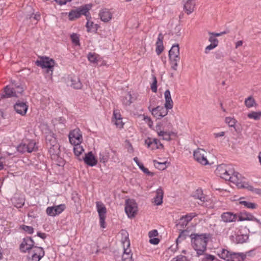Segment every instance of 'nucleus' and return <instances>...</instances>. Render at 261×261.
I'll list each match as a JSON object with an SVG mask.
<instances>
[{
    "label": "nucleus",
    "mask_w": 261,
    "mask_h": 261,
    "mask_svg": "<svg viewBox=\"0 0 261 261\" xmlns=\"http://www.w3.org/2000/svg\"><path fill=\"white\" fill-rule=\"evenodd\" d=\"M69 139L72 145L80 144L83 140L82 135L80 129L76 128L71 131L69 134Z\"/></svg>",
    "instance_id": "8"
},
{
    "label": "nucleus",
    "mask_w": 261,
    "mask_h": 261,
    "mask_svg": "<svg viewBox=\"0 0 261 261\" xmlns=\"http://www.w3.org/2000/svg\"><path fill=\"white\" fill-rule=\"evenodd\" d=\"M158 235V231L156 229L151 230L148 233L149 238L155 237Z\"/></svg>",
    "instance_id": "60"
},
{
    "label": "nucleus",
    "mask_w": 261,
    "mask_h": 261,
    "mask_svg": "<svg viewBox=\"0 0 261 261\" xmlns=\"http://www.w3.org/2000/svg\"><path fill=\"white\" fill-rule=\"evenodd\" d=\"M152 79L153 82L151 85V89L152 92L156 93L157 91V80L154 75L153 76Z\"/></svg>",
    "instance_id": "44"
},
{
    "label": "nucleus",
    "mask_w": 261,
    "mask_h": 261,
    "mask_svg": "<svg viewBox=\"0 0 261 261\" xmlns=\"http://www.w3.org/2000/svg\"><path fill=\"white\" fill-rule=\"evenodd\" d=\"M134 161L137 164L139 168L145 174L150 175V176H153V173L152 172H150L148 169L146 168H145L142 163H140L138 160V158L137 157H135L134 158Z\"/></svg>",
    "instance_id": "26"
},
{
    "label": "nucleus",
    "mask_w": 261,
    "mask_h": 261,
    "mask_svg": "<svg viewBox=\"0 0 261 261\" xmlns=\"http://www.w3.org/2000/svg\"><path fill=\"white\" fill-rule=\"evenodd\" d=\"M164 192L161 188L156 191V195L154 198V202L155 205H160L163 203Z\"/></svg>",
    "instance_id": "19"
},
{
    "label": "nucleus",
    "mask_w": 261,
    "mask_h": 261,
    "mask_svg": "<svg viewBox=\"0 0 261 261\" xmlns=\"http://www.w3.org/2000/svg\"><path fill=\"white\" fill-rule=\"evenodd\" d=\"M93 25V22L92 21H90L89 20H88L86 23V27L87 28V30L88 32H89L91 30H92Z\"/></svg>",
    "instance_id": "64"
},
{
    "label": "nucleus",
    "mask_w": 261,
    "mask_h": 261,
    "mask_svg": "<svg viewBox=\"0 0 261 261\" xmlns=\"http://www.w3.org/2000/svg\"><path fill=\"white\" fill-rule=\"evenodd\" d=\"M207 152L203 149L198 148L193 153L194 159L202 165H211L214 163H210L207 158Z\"/></svg>",
    "instance_id": "5"
},
{
    "label": "nucleus",
    "mask_w": 261,
    "mask_h": 261,
    "mask_svg": "<svg viewBox=\"0 0 261 261\" xmlns=\"http://www.w3.org/2000/svg\"><path fill=\"white\" fill-rule=\"evenodd\" d=\"M15 111L19 114L24 116L28 110V106L25 102L18 101L14 106Z\"/></svg>",
    "instance_id": "13"
},
{
    "label": "nucleus",
    "mask_w": 261,
    "mask_h": 261,
    "mask_svg": "<svg viewBox=\"0 0 261 261\" xmlns=\"http://www.w3.org/2000/svg\"><path fill=\"white\" fill-rule=\"evenodd\" d=\"M83 160L86 164L91 167L96 165L97 163V160L91 151L85 154V156L83 158Z\"/></svg>",
    "instance_id": "14"
},
{
    "label": "nucleus",
    "mask_w": 261,
    "mask_h": 261,
    "mask_svg": "<svg viewBox=\"0 0 261 261\" xmlns=\"http://www.w3.org/2000/svg\"><path fill=\"white\" fill-rule=\"evenodd\" d=\"M113 121L114 122L115 124L116 125L117 127H119L120 128L123 127L124 123L122 121V119L113 120Z\"/></svg>",
    "instance_id": "57"
},
{
    "label": "nucleus",
    "mask_w": 261,
    "mask_h": 261,
    "mask_svg": "<svg viewBox=\"0 0 261 261\" xmlns=\"http://www.w3.org/2000/svg\"><path fill=\"white\" fill-rule=\"evenodd\" d=\"M252 216L253 215L252 214L248 213H242L241 215L239 217L238 221H251V219H252Z\"/></svg>",
    "instance_id": "32"
},
{
    "label": "nucleus",
    "mask_w": 261,
    "mask_h": 261,
    "mask_svg": "<svg viewBox=\"0 0 261 261\" xmlns=\"http://www.w3.org/2000/svg\"><path fill=\"white\" fill-rule=\"evenodd\" d=\"M21 227L24 231L29 234H32L34 232V228L31 226L23 225Z\"/></svg>",
    "instance_id": "47"
},
{
    "label": "nucleus",
    "mask_w": 261,
    "mask_h": 261,
    "mask_svg": "<svg viewBox=\"0 0 261 261\" xmlns=\"http://www.w3.org/2000/svg\"><path fill=\"white\" fill-rule=\"evenodd\" d=\"M160 106H158L156 108H152L151 110L150 109V107H148V109L149 111L151 112V114L153 115L154 117H156L157 119H161L160 117Z\"/></svg>",
    "instance_id": "35"
},
{
    "label": "nucleus",
    "mask_w": 261,
    "mask_h": 261,
    "mask_svg": "<svg viewBox=\"0 0 261 261\" xmlns=\"http://www.w3.org/2000/svg\"><path fill=\"white\" fill-rule=\"evenodd\" d=\"M122 259L123 261H133L132 254H123Z\"/></svg>",
    "instance_id": "52"
},
{
    "label": "nucleus",
    "mask_w": 261,
    "mask_h": 261,
    "mask_svg": "<svg viewBox=\"0 0 261 261\" xmlns=\"http://www.w3.org/2000/svg\"><path fill=\"white\" fill-rule=\"evenodd\" d=\"M17 150L18 152L20 153H24L25 152H28V148L27 146V143L23 142L20 143L17 147Z\"/></svg>",
    "instance_id": "38"
},
{
    "label": "nucleus",
    "mask_w": 261,
    "mask_h": 261,
    "mask_svg": "<svg viewBox=\"0 0 261 261\" xmlns=\"http://www.w3.org/2000/svg\"><path fill=\"white\" fill-rule=\"evenodd\" d=\"M225 122L229 126L234 127L237 122V121L233 118L227 117H226Z\"/></svg>",
    "instance_id": "41"
},
{
    "label": "nucleus",
    "mask_w": 261,
    "mask_h": 261,
    "mask_svg": "<svg viewBox=\"0 0 261 261\" xmlns=\"http://www.w3.org/2000/svg\"><path fill=\"white\" fill-rule=\"evenodd\" d=\"M48 151L51 155H58L60 153V145H56L49 147Z\"/></svg>",
    "instance_id": "34"
},
{
    "label": "nucleus",
    "mask_w": 261,
    "mask_h": 261,
    "mask_svg": "<svg viewBox=\"0 0 261 261\" xmlns=\"http://www.w3.org/2000/svg\"><path fill=\"white\" fill-rule=\"evenodd\" d=\"M159 109H160V117L163 118L164 116H166L168 114V110L165 107H163L162 106H160V108H159Z\"/></svg>",
    "instance_id": "49"
},
{
    "label": "nucleus",
    "mask_w": 261,
    "mask_h": 261,
    "mask_svg": "<svg viewBox=\"0 0 261 261\" xmlns=\"http://www.w3.org/2000/svg\"><path fill=\"white\" fill-rule=\"evenodd\" d=\"M18 97L16 94V89L13 86L12 82L11 85L6 86L4 88L3 91L0 95L1 98H7L10 97Z\"/></svg>",
    "instance_id": "9"
},
{
    "label": "nucleus",
    "mask_w": 261,
    "mask_h": 261,
    "mask_svg": "<svg viewBox=\"0 0 261 261\" xmlns=\"http://www.w3.org/2000/svg\"><path fill=\"white\" fill-rule=\"evenodd\" d=\"M255 104V101L254 99L251 97L249 96L245 100V105L247 108H251L254 106Z\"/></svg>",
    "instance_id": "37"
},
{
    "label": "nucleus",
    "mask_w": 261,
    "mask_h": 261,
    "mask_svg": "<svg viewBox=\"0 0 261 261\" xmlns=\"http://www.w3.org/2000/svg\"><path fill=\"white\" fill-rule=\"evenodd\" d=\"M234 173V169L230 166H228L226 169V173H225V175L228 176L227 178H224L226 180H229L231 175Z\"/></svg>",
    "instance_id": "40"
},
{
    "label": "nucleus",
    "mask_w": 261,
    "mask_h": 261,
    "mask_svg": "<svg viewBox=\"0 0 261 261\" xmlns=\"http://www.w3.org/2000/svg\"><path fill=\"white\" fill-rule=\"evenodd\" d=\"M31 257L28 258V261H39L44 255V251L42 247H35L33 250L29 252Z\"/></svg>",
    "instance_id": "7"
},
{
    "label": "nucleus",
    "mask_w": 261,
    "mask_h": 261,
    "mask_svg": "<svg viewBox=\"0 0 261 261\" xmlns=\"http://www.w3.org/2000/svg\"><path fill=\"white\" fill-rule=\"evenodd\" d=\"M169 58L172 69L177 70L178 63L180 61L179 46L178 44L172 45L169 51Z\"/></svg>",
    "instance_id": "2"
},
{
    "label": "nucleus",
    "mask_w": 261,
    "mask_h": 261,
    "mask_svg": "<svg viewBox=\"0 0 261 261\" xmlns=\"http://www.w3.org/2000/svg\"><path fill=\"white\" fill-rule=\"evenodd\" d=\"M193 197L195 199H199L201 202H203L205 201V197L202 193L201 189H198L196 190Z\"/></svg>",
    "instance_id": "29"
},
{
    "label": "nucleus",
    "mask_w": 261,
    "mask_h": 261,
    "mask_svg": "<svg viewBox=\"0 0 261 261\" xmlns=\"http://www.w3.org/2000/svg\"><path fill=\"white\" fill-rule=\"evenodd\" d=\"M96 207L99 217H106L107 209L104 204L100 202H96Z\"/></svg>",
    "instance_id": "24"
},
{
    "label": "nucleus",
    "mask_w": 261,
    "mask_h": 261,
    "mask_svg": "<svg viewBox=\"0 0 261 261\" xmlns=\"http://www.w3.org/2000/svg\"><path fill=\"white\" fill-rule=\"evenodd\" d=\"M109 159L108 155L104 154L103 153H100L99 154V161L101 163H106Z\"/></svg>",
    "instance_id": "50"
},
{
    "label": "nucleus",
    "mask_w": 261,
    "mask_h": 261,
    "mask_svg": "<svg viewBox=\"0 0 261 261\" xmlns=\"http://www.w3.org/2000/svg\"><path fill=\"white\" fill-rule=\"evenodd\" d=\"M91 8V5L87 4L82 6L75 10H72L69 13V19L70 20H73L75 18H79L81 15H84L88 19L89 15V11Z\"/></svg>",
    "instance_id": "3"
},
{
    "label": "nucleus",
    "mask_w": 261,
    "mask_h": 261,
    "mask_svg": "<svg viewBox=\"0 0 261 261\" xmlns=\"http://www.w3.org/2000/svg\"><path fill=\"white\" fill-rule=\"evenodd\" d=\"M98 15L102 21L108 22L112 18L113 12L109 9L103 8L99 11Z\"/></svg>",
    "instance_id": "12"
},
{
    "label": "nucleus",
    "mask_w": 261,
    "mask_h": 261,
    "mask_svg": "<svg viewBox=\"0 0 261 261\" xmlns=\"http://www.w3.org/2000/svg\"><path fill=\"white\" fill-rule=\"evenodd\" d=\"M122 119L121 114L117 110H114L113 112V120Z\"/></svg>",
    "instance_id": "58"
},
{
    "label": "nucleus",
    "mask_w": 261,
    "mask_h": 261,
    "mask_svg": "<svg viewBox=\"0 0 261 261\" xmlns=\"http://www.w3.org/2000/svg\"><path fill=\"white\" fill-rule=\"evenodd\" d=\"M184 2V9L187 14H190L193 12L195 4L193 0H183Z\"/></svg>",
    "instance_id": "18"
},
{
    "label": "nucleus",
    "mask_w": 261,
    "mask_h": 261,
    "mask_svg": "<svg viewBox=\"0 0 261 261\" xmlns=\"http://www.w3.org/2000/svg\"><path fill=\"white\" fill-rule=\"evenodd\" d=\"M163 35L161 33L159 34L158 38V40L156 42V53L158 55H160L164 50V46L163 43Z\"/></svg>",
    "instance_id": "20"
},
{
    "label": "nucleus",
    "mask_w": 261,
    "mask_h": 261,
    "mask_svg": "<svg viewBox=\"0 0 261 261\" xmlns=\"http://www.w3.org/2000/svg\"><path fill=\"white\" fill-rule=\"evenodd\" d=\"M231 252H230L229 251L225 249H222L219 251H217L218 255L221 258L226 261H229V259L231 257Z\"/></svg>",
    "instance_id": "21"
},
{
    "label": "nucleus",
    "mask_w": 261,
    "mask_h": 261,
    "mask_svg": "<svg viewBox=\"0 0 261 261\" xmlns=\"http://www.w3.org/2000/svg\"><path fill=\"white\" fill-rule=\"evenodd\" d=\"M191 244L193 249L196 251L198 255L203 254L206 249L207 243L210 234L202 233L201 234H191Z\"/></svg>",
    "instance_id": "1"
},
{
    "label": "nucleus",
    "mask_w": 261,
    "mask_h": 261,
    "mask_svg": "<svg viewBox=\"0 0 261 261\" xmlns=\"http://www.w3.org/2000/svg\"><path fill=\"white\" fill-rule=\"evenodd\" d=\"M225 34H226V32L225 31L222 32L221 33H214V32H208V34L210 35H213L215 38L216 37L221 36Z\"/></svg>",
    "instance_id": "61"
},
{
    "label": "nucleus",
    "mask_w": 261,
    "mask_h": 261,
    "mask_svg": "<svg viewBox=\"0 0 261 261\" xmlns=\"http://www.w3.org/2000/svg\"><path fill=\"white\" fill-rule=\"evenodd\" d=\"M153 162L154 164V166L156 168H158L160 170H164L166 168L165 163H161L156 161H154Z\"/></svg>",
    "instance_id": "46"
},
{
    "label": "nucleus",
    "mask_w": 261,
    "mask_h": 261,
    "mask_svg": "<svg viewBox=\"0 0 261 261\" xmlns=\"http://www.w3.org/2000/svg\"><path fill=\"white\" fill-rule=\"evenodd\" d=\"M105 219H106V217H99L100 225V226L101 227H102V228H105L106 227V225H105Z\"/></svg>",
    "instance_id": "63"
},
{
    "label": "nucleus",
    "mask_w": 261,
    "mask_h": 261,
    "mask_svg": "<svg viewBox=\"0 0 261 261\" xmlns=\"http://www.w3.org/2000/svg\"><path fill=\"white\" fill-rule=\"evenodd\" d=\"M160 240L158 238H150L149 240V243L153 244V245H157L159 243Z\"/></svg>",
    "instance_id": "62"
},
{
    "label": "nucleus",
    "mask_w": 261,
    "mask_h": 261,
    "mask_svg": "<svg viewBox=\"0 0 261 261\" xmlns=\"http://www.w3.org/2000/svg\"><path fill=\"white\" fill-rule=\"evenodd\" d=\"M208 41L211 43V44H216L217 46L218 45L219 41L213 35H210Z\"/></svg>",
    "instance_id": "54"
},
{
    "label": "nucleus",
    "mask_w": 261,
    "mask_h": 261,
    "mask_svg": "<svg viewBox=\"0 0 261 261\" xmlns=\"http://www.w3.org/2000/svg\"><path fill=\"white\" fill-rule=\"evenodd\" d=\"M247 116L250 119H253L255 120H258L260 119L261 112H254L252 111L248 113Z\"/></svg>",
    "instance_id": "33"
},
{
    "label": "nucleus",
    "mask_w": 261,
    "mask_h": 261,
    "mask_svg": "<svg viewBox=\"0 0 261 261\" xmlns=\"http://www.w3.org/2000/svg\"><path fill=\"white\" fill-rule=\"evenodd\" d=\"M36 64L37 66H40L42 68H46V72L50 76L52 75L55 64V62L53 59H50L48 57H42L40 60L36 61Z\"/></svg>",
    "instance_id": "4"
},
{
    "label": "nucleus",
    "mask_w": 261,
    "mask_h": 261,
    "mask_svg": "<svg viewBox=\"0 0 261 261\" xmlns=\"http://www.w3.org/2000/svg\"><path fill=\"white\" fill-rule=\"evenodd\" d=\"M71 86L75 89H81L82 86V83L78 77H74L71 80Z\"/></svg>",
    "instance_id": "30"
},
{
    "label": "nucleus",
    "mask_w": 261,
    "mask_h": 261,
    "mask_svg": "<svg viewBox=\"0 0 261 261\" xmlns=\"http://www.w3.org/2000/svg\"><path fill=\"white\" fill-rule=\"evenodd\" d=\"M188 224V222H187L182 217L180 219L179 222L178 224H177V226H181L182 228H185L187 224Z\"/></svg>",
    "instance_id": "53"
},
{
    "label": "nucleus",
    "mask_w": 261,
    "mask_h": 261,
    "mask_svg": "<svg viewBox=\"0 0 261 261\" xmlns=\"http://www.w3.org/2000/svg\"><path fill=\"white\" fill-rule=\"evenodd\" d=\"M27 143V146L28 148V152H32L37 150V148L36 146V143L33 141L30 140L28 141Z\"/></svg>",
    "instance_id": "31"
},
{
    "label": "nucleus",
    "mask_w": 261,
    "mask_h": 261,
    "mask_svg": "<svg viewBox=\"0 0 261 261\" xmlns=\"http://www.w3.org/2000/svg\"><path fill=\"white\" fill-rule=\"evenodd\" d=\"M197 214L195 213H189L182 217L185 219L186 221L188 223L192 220V219L196 217Z\"/></svg>",
    "instance_id": "45"
},
{
    "label": "nucleus",
    "mask_w": 261,
    "mask_h": 261,
    "mask_svg": "<svg viewBox=\"0 0 261 261\" xmlns=\"http://www.w3.org/2000/svg\"><path fill=\"white\" fill-rule=\"evenodd\" d=\"M46 144L48 148L56 146L59 145V143L57 142L56 139L53 136H48L46 138Z\"/></svg>",
    "instance_id": "28"
},
{
    "label": "nucleus",
    "mask_w": 261,
    "mask_h": 261,
    "mask_svg": "<svg viewBox=\"0 0 261 261\" xmlns=\"http://www.w3.org/2000/svg\"><path fill=\"white\" fill-rule=\"evenodd\" d=\"M34 242L30 237H27L23 239V241L20 245V249L22 252H25L30 250H33L35 247Z\"/></svg>",
    "instance_id": "11"
},
{
    "label": "nucleus",
    "mask_w": 261,
    "mask_h": 261,
    "mask_svg": "<svg viewBox=\"0 0 261 261\" xmlns=\"http://www.w3.org/2000/svg\"><path fill=\"white\" fill-rule=\"evenodd\" d=\"M125 211L128 217L135 216L138 211V206L134 200L128 199L125 200Z\"/></svg>",
    "instance_id": "6"
},
{
    "label": "nucleus",
    "mask_w": 261,
    "mask_h": 261,
    "mask_svg": "<svg viewBox=\"0 0 261 261\" xmlns=\"http://www.w3.org/2000/svg\"><path fill=\"white\" fill-rule=\"evenodd\" d=\"M160 125H157L156 126V131L159 136H162L163 139L166 141L171 140V135L173 134L171 132H164L160 130Z\"/></svg>",
    "instance_id": "23"
},
{
    "label": "nucleus",
    "mask_w": 261,
    "mask_h": 261,
    "mask_svg": "<svg viewBox=\"0 0 261 261\" xmlns=\"http://www.w3.org/2000/svg\"><path fill=\"white\" fill-rule=\"evenodd\" d=\"M188 232V231L187 230H182L179 234L178 237L176 239V243L177 244L178 243V242L181 241L182 240H184L186 239L187 236V233Z\"/></svg>",
    "instance_id": "42"
},
{
    "label": "nucleus",
    "mask_w": 261,
    "mask_h": 261,
    "mask_svg": "<svg viewBox=\"0 0 261 261\" xmlns=\"http://www.w3.org/2000/svg\"><path fill=\"white\" fill-rule=\"evenodd\" d=\"M13 83V86L16 89V94L18 95V94H21L24 91V89L22 86H21L20 85H17L15 84V82H12Z\"/></svg>",
    "instance_id": "43"
},
{
    "label": "nucleus",
    "mask_w": 261,
    "mask_h": 261,
    "mask_svg": "<svg viewBox=\"0 0 261 261\" xmlns=\"http://www.w3.org/2000/svg\"><path fill=\"white\" fill-rule=\"evenodd\" d=\"M222 221L225 223H230L235 222L237 218L236 214L231 212L223 213L221 215Z\"/></svg>",
    "instance_id": "15"
},
{
    "label": "nucleus",
    "mask_w": 261,
    "mask_h": 261,
    "mask_svg": "<svg viewBox=\"0 0 261 261\" xmlns=\"http://www.w3.org/2000/svg\"><path fill=\"white\" fill-rule=\"evenodd\" d=\"M228 166L224 164L219 165L216 170V174L221 177L222 178H228V176H226L225 175V173H226V169L227 168Z\"/></svg>",
    "instance_id": "22"
},
{
    "label": "nucleus",
    "mask_w": 261,
    "mask_h": 261,
    "mask_svg": "<svg viewBox=\"0 0 261 261\" xmlns=\"http://www.w3.org/2000/svg\"><path fill=\"white\" fill-rule=\"evenodd\" d=\"M156 139H151L148 138L145 141V143L147 145L148 148H150L151 149H160L159 146H156Z\"/></svg>",
    "instance_id": "25"
},
{
    "label": "nucleus",
    "mask_w": 261,
    "mask_h": 261,
    "mask_svg": "<svg viewBox=\"0 0 261 261\" xmlns=\"http://www.w3.org/2000/svg\"><path fill=\"white\" fill-rule=\"evenodd\" d=\"M186 257L183 255H179L173 258L171 261H186Z\"/></svg>",
    "instance_id": "59"
},
{
    "label": "nucleus",
    "mask_w": 261,
    "mask_h": 261,
    "mask_svg": "<svg viewBox=\"0 0 261 261\" xmlns=\"http://www.w3.org/2000/svg\"><path fill=\"white\" fill-rule=\"evenodd\" d=\"M240 203L249 208L255 209L256 207V204L255 203L246 201H240Z\"/></svg>",
    "instance_id": "39"
},
{
    "label": "nucleus",
    "mask_w": 261,
    "mask_h": 261,
    "mask_svg": "<svg viewBox=\"0 0 261 261\" xmlns=\"http://www.w3.org/2000/svg\"><path fill=\"white\" fill-rule=\"evenodd\" d=\"M217 46L216 45V44H210V45H207L205 48L204 50V53L206 54H207L209 53L210 50L213 49L214 48H216Z\"/></svg>",
    "instance_id": "56"
},
{
    "label": "nucleus",
    "mask_w": 261,
    "mask_h": 261,
    "mask_svg": "<svg viewBox=\"0 0 261 261\" xmlns=\"http://www.w3.org/2000/svg\"><path fill=\"white\" fill-rule=\"evenodd\" d=\"M241 175L237 172L234 171V173L231 175L230 181L235 184L239 188L246 187L243 183L242 182Z\"/></svg>",
    "instance_id": "16"
},
{
    "label": "nucleus",
    "mask_w": 261,
    "mask_h": 261,
    "mask_svg": "<svg viewBox=\"0 0 261 261\" xmlns=\"http://www.w3.org/2000/svg\"><path fill=\"white\" fill-rule=\"evenodd\" d=\"M65 208V204H61L54 206L48 207L46 210V212L48 216L54 217L61 214Z\"/></svg>",
    "instance_id": "10"
},
{
    "label": "nucleus",
    "mask_w": 261,
    "mask_h": 261,
    "mask_svg": "<svg viewBox=\"0 0 261 261\" xmlns=\"http://www.w3.org/2000/svg\"><path fill=\"white\" fill-rule=\"evenodd\" d=\"M245 257L243 253L232 252L229 261H244Z\"/></svg>",
    "instance_id": "27"
},
{
    "label": "nucleus",
    "mask_w": 261,
    "mask_h": 261,
    "mask_svg": "<svg viewBox=\"0 0 261 261\" xmlns=\"http://www.w3.org/2000/svg\"><path fill=\"white\" fill-rule=\"evenodd\" d=\"M164 95L165 98V107L167 109H172L173 106V102L169 90L167 89L165 91Z\"/></svg>",
    "instance_id": "17"
},
{
    "label": "nucleus",
    "mask_w": 261,
    "mask_h": 261,
    "mask_svg": "<svg viewBox=\"0 0 261 261\" xmlns=\"http://www.w3.org/2000/svg\"><path fill=\"white\" fill-rule=\"evenodd\" d=\"M88 60L90 62L96 63L97 61L96 55L95 54L89 53L88 56Z\"/></svg>",
    "instance_id": "48"
},
{
    "label": "nucleus",
    "mask_w": 261,
    "mask_h": 261,
    "mask_svg": "<svg viewBox=\"0 0 261 261\" xmlns=\"http://www.w3.org/2000/svg\"><path fill=\"white\" fill-rule=\"evenodd\" d=\"M71 39L73 43L75 45H79V38L77 34H72L71 35Z\"/></svg>",
    "instance_id": "51"
},
{
    "label": "nucleus",
    "mask_w": 261,
    "mask_h": 261,
    "mask_svg": "<svg viewBox=\"0 0 261 261\" xmlns=\"http://www.w3.org/2000/svg\"><path fill=\"white\" fill-rule=\"evenodd\" d=\"M121 242L123 244V246H126L127 247H129L130 246V242L128 238V236H127V238L122 237Z\"/></svg>",
    "instance_id": "55"
},
{
    "label": "nucleus",
    "mask_w": 261,
    "mask_h": 261,
    "mask_svg": "<svg viewBox=\"0 0 261 261\" xmlns=\"http://www.w3.org/2000/svg\"><path fill=\"white\" fill-rule=\"evenodd\" d=\"M73 145L74 146L73 148L74 154L76 156H79L82 153L84 150L83 147L81 146L80 144Z\"/></svg>",
    "instance_id": "36"
}]
</instances>
